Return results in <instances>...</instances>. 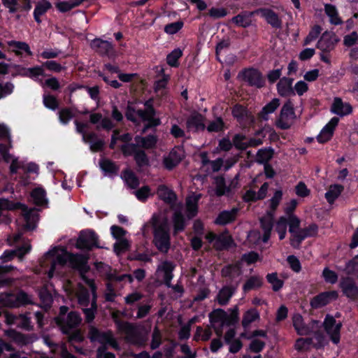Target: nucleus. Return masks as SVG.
<instances>
[{"label": "nucleus", "mask_w": 358, "mask_h": 358, "mask_svg": "<svg viewBox=\"0 0 358 358\" xmlns=\"http://www.w3.org/2000/svg\"><path fill=\"white\" fill-rule=\"evenodd\" d=\"M237 286H238V283H236L235 285H227L223 286L220 289V291L217 295V303L220 306L227 305L229 303L230 299L234 294V293L236 290Z\"/></svg>", "instance_id": "obj_24"}, {"label": "nucleus", "mask_w": 358, "mask_h": 358, "mask_svg": "<svg viewBox=\"0 0 358 358\" xmlns=\"http://www.w3.org/2000/svg\"><path fill=\"white\" fill-rule=\"evenodd\" d=\"M81 322L82 318L77 311H70L65 317L55 318V322L63 334H69L71 330L78 328Z\"/></svg>", "instance_id": "obj_3"}, {"label": "nucleus", "mask_w": 358, "mask_h": 358, "mask_svg": "<svg viewBox=\"0 0 358 358\" xmlns=\"http://www.w3.org/2000/svg\"><path fill=\"white\" fill-rule=\"evenodd\" d=\"M330 110L334 114L343 117L352 113V107L349 103L343 101L341 98L335 97Z\"/></svg>", "instance_id": "obj_18"}, {"label": "nucleus", "mask_w": 358, "mask_h": 358, "mask_svg": "<svg viewBox=\"0 0 358 358\" xmlns=\"http://www.w3.org/2000/svg\"><path fill=\"white\" fill-rule=\"evenodd\" d=\"M183 150L180 146L174 147L169 153L167 157L163 159V164L169 171L173 170L182 160Z\"/></svg>", "instance_id": "obj_13"}, {"label": "nucleus", "mask_w": 358, "mask_h": 358, "mask_svg": "<svg viewBox=\"0 0 358 358\" xmlns=\"http://www.w3.org/2000/svg\"><path fill=\"white\" fill-rule=\"evenodd\" d=\"M238 310L236 307L234 310H232L229 315L226 313L224 320V325L229 327L234 326L238 322Z\"/></svg>", "instance_id": "obj_57"}, {"label": "nucleus", "mask_w": 358, "mask_h": 358, "mask_svg": "<svg viewBox=\"0 0 358 358\" xmlns=\"http://www.w3.org/2000/svg\"><path fill=\"white\" fill-rule=\"evenodd\" d=\"M99 164L101 170L108 174L116 175L119 171V167L115 163L108 159H101Z\"/></svg>", "instance_id": "obj_38"}, {"label": "nucleus", "mask_w": 358, "mask_h": 358, "mask_svg": "<svg viewBox=\"0 0 358 358\" xmlns=\"http://www.w3.org/2000/svg\"><path fill=\"white\" fill-rule=\"evenodd\" d=\"M29 71V76L28 78L34 81H41V78L45 76V71L42 65L30 67Z\"/></svg>", "instance_id": "obj_53"}, {"label": "nucleus", "mask_w": 358, "mask_h": 358, "mask_svg": "<svg viewBox=\"0 0 358 358\" xmlns=\"http://www.w3.org/2000/svg\"><path fill=\"white\" fill-rule=\"evenodd\" d=\"M152 243L162 253L166 254L171 248L170 227L166 218L160 221L155 215L152 217Z\"/></svg>", "instance_id": "obj_1"}, {"label": "nucleus", "mask_w": 358, "mask_h": 358, "mask_svg": "<svg viewBox=\"0 0 358 358\" xmlns=\"http://www.w3.org/2000/svg\"><path fill=\"white\" fill-rule=\"evenodd\" d=\"M91 46L96 52L103 55H109L113 50V47L110 42L100 38L93 40Z\"/></svg>", "instance_id": "obj_29"}, {"label": "nucleus", "mask_w": 358, "mask_h": 358, "mask_svg": "<svg viewBox=\"0 0 358 358\" xmlns=\"http://www.w3.org/2000/svg\"><path fill=\"white\" fill-rule=\"evenodd\" d=\"M322 277L324 278L327 283L331 285L336 284L338 279V274L328 267H325L322 273Z\"/></svg>", "instance_id": "obj_52"}, {"label": "nucleus", "mask_w": 358, "mask_h": 358, "mask_svg": "<svg viewBox=\"0 0 358 358\" xmlns=\"http://www.w3.org/2000/svg\"><path fill=\"white\" fill-rule=\"evenodd\" d=\"M157 194L159 199L170 206L171 210L175 208L178 197L173 190L169 189L166 185H159L157 189Z\"/></svg>", "instance_id": "obj_15"}, {"label": "nucleus", "mask_w": 358, "mask_h": 358, "mask_svg": "<svg viewBox=\"0 0 358 358\" xmlns=\"http://www.w3.org/2000/svg\"><path fill=\"white\" fill-rule=\"evenodd\" d=\"M226 312L221 308L214 310L209 314V319L210 322H222L224 324V317Z\"/></svg>", "instance_id": "obj_58"}, {"label": "nucleus", "mask_w": 358, "mask_h": 358, "mask_svg": "<svg viewBox=\"0 0 358 358\" xmlns=\"http://www.w3.org/2000/svg\"><path fill=\"white\" fill-rule=\"evenodd\" d=\"M151 189L148 185H144L134 192L136 198L141 202L147 201L150 195Z\"/></svg>", "instance_id": "obj_60"}, {"label": "nucleus", "mask_w": 358, "mask_h": 358, "mask_svg": "<svg viewBox=\"0 0 358 358\" xmlns=\"http://www.w3.org/2000/svg\"><path fill=\"white\" fill-rule=\"evenodd\" d=\"M290 234L289 243L291 246L294 249H299L303 241L307 238V235H303L301 229Z\"/></svg>", "instance_id": "obj_44"}, {"label": "nucleus", "mask_w": 358, "mask_h": 358, "mask_svg": "<svg viewBox=\"0 0 358 358\" xmlns=\"http://www.w3.org/2000/svg\"><path fill=\"white\" fill-rule=\"evenodd\" d=\"M344 187L340 184L331 185L325 193V199L329 204H333L336 199L341 194Z\"/></svg>", "instance_id": "obj_34"}, {"label": "nucleus", "mask_w": 358, "mask_h": 358, "mask_svg": "<svg viewBox=\"0 0 358 358\" xmlns=\"http://www.w3.org/2000/svg\"><path fill=\"white\" fill-rule=\"evenodd\" d=\"M346 273L352 275L358 272V255L349 260L345 264Z\"/></svg>", "instance_id": "obj_59"}, {"label": "nucleus", "mask_w": 358, "mask_h": 358, "mask_svg": "<svg viewBox=\"0 0 358 358\" xmlns=\"http://www.w3.org/2000/svg\"><path fill=\"white\" fill-rule=\"evenodd\" d=\"M188 130L195 132L203 131L206 129L204 117L199 113L195 112L189 115L186 122Z\"/></svg>", "instance_id": "obj_22"}, {"label": "nucleus", "mask_w": 358, "mask_h": 358, "mask_svg": "<svg viewBox=\"0 0 358 358\" xmlns=\"http://www.w3.org/2000/svg\"><path fill=\"white\" fill-rule=\"evenodd\" d=\"M280 105L278 99H273L271 101L268 103L260 113V117L264 120L268 119V115L273 113Z\"/></svg>", "instance_id": "obj_42"}, {"label": "nucleus", "mask_w": 358, "mask_h": 358, "mask_svg": "<svg viewBox=\"0 0 358 358\" xmlns=\"http://www.w3.org/2000/svg\"><path fill=\"white\" fill-rule=\"evenodd\" d=\"M88 338L91 342H98L101 346L108 344L113 347L117 346L112 331H101L94 326H90L88 331Z\"/></svg>", "instance_id": "obj_5"}, {"label": "nucleus", "mask_w": 358, "mask_h": 358, "mask_svg": "<svg viewBox=\"0 0 358 358\" xmlns=\"http://www.w3.org/2000/svg\"><path fill=\"white\" fill-rule=\"evenodd\" d=\"M292 324L298 335L306 336L311 333V330L304 322L300 313H295L292 317Z\"/></svg>", "instance_id": "obj_28"}, {"label": "nucleus", "mask_w": 358, "mask_h": 358, "mask_svg": "<svg viewBox=\"0 0 358 358\" xmlns=\"http://www.w3.org/2000/svg\"><path fill=\"white\" fill-rule=\"evenodd\" d=\"M241 274V264L240 262L227 264L221 269V275L222 278L228 279L227 283L229 280L231 282L236 277H238Z\"/></svg>", "instance_id": "obj_25"}, {"label": "nucleus", "mask_w": 358, "mask_h": 358, "mask_svg": "<svg viewBox=\"0 0 358 358\" xmlns=\"http://www.w3.org/2000/svg\"><path fill=\"white\" fill-rule=\"evenodd\" d=\"M255 14H257L256 10L252 12L243 11L237 15L233 17L230 20V22L238 27L246 28L252 25V17Z\"/></svg>", "instance_id": "obj_23"}, {"label": "nucleus", "mask_w": 358, "mask_h": 358, "mask_svg": "<svg viewBox=\"0 0 358 358\" xmlns=\"http://www.w3.org/2000/svg\"><path fill=\"white\" fill-rule=\"evenodd\" d=\"M182 52L180 49H174L166 57L167 64L172 67L178 66V59L182 57Z\"/></svg>", "instance_id": "obj_49"}, {"label": "nucleus", "mask_w": 358, "mask_h": 358, "mask_svg": "<svg viewBox=\"0 0 358 358\" xmlns=\"http://www.w3.org/2000/svg\"><path fill=\"white\" fill-rule=\"evenodd\" d=\"M275 155V150L272 147L259 149L256 155V162L259 164H269Z\"/></svg>", "instance_id": "obj_31"}, {"label": "nucleus", "mask_w": 358, "mask_h": 358, "mask_svg": "<svg viewBox=\"0 0 358 358\" xmlns=\"http://www.w3.org/2000/svg\"><path fill=\"white\" fill-rule=\"evenodd\" d=\"M266 278L268 282L272 285V289L274 292H278L283 287L284 281L278 278L276 272L268 273Z\"/></svg>", "instance_id": "obj_46"}, {"label": "nucleus", "mask_w": 358, "mask_h": 358, "mask_svg": "<svg viewBox=\"0 0 358 358\" xmlns=\"http://www.w3.org/2000/svg\"><path fill=\"white\" fill-rule=\"evenodd\" d=\"M134 158L136 165L140 168L150 164L149 158L145 152L143 150L138 149L134 155Z\"/></svg>", "instance_id": "obj_48"}, {"label": "nucleus", "mask_w": 358, "mask_h": 358, "mask_svg": "<svg viewBox=\"0 0 358 358\" xmlns=\"http://www.w3.org/2000/svg\"><path fill=\"white\" fill-rule=\"evenodd\" d=\"M233 243V239L230 236H219L216 237L214 247L217 250L221 251L228 249L231 247Z\"/></svg>", "instance_id": "obj_39"}, {"label": "nucleus", "mask_w": 358, "mask_h": 358, "mask_svg": "<svg viewBox=\"0 0 358 358\" xmlns=\"http://www.w3.org/2000/svg\"><path fill=\"white\" fill-rule=\"evenodd\" d=\"M73 117L74 114L69 108H64L59 111V121L64 124H68Z\"/></svg>", "instance_id": "obj_62"}, {"label": "nucleus", "mask_w": 358, "mask_h": 358, "mask_svg": "<svg viewBox=\"0 0 358 358\" xmlns=\"http://www.w3.org/2000/svg\"><path fill=\"white\" fill-rule=\"evenodd\" d=\"M260 226L263 231L262 241L267 243L271 238V231L273 227V220L272 217H262L259 220Z\"/></svg>", "instance_id": "obj_33"}, {"label": "nucleus", "mask_w": 358, "mask_h": 358, "mask_svg": "<svg viewBox=\"0 0 358 358\" xmlns=\"http://www.w3.org/2000/svg\"><path fill=\"white\" fill-rule=\"evenodd\" d=\"M66 260L70 266L79 272L81 277L89 272L90 267L88 265L89 256L80 253H72L65 250Z\"/></svg>", "instance_id": "obj_4"}, {"label": "nucleus", "mask_w": 358, "mask_h": 358, "mask_svg": "<svg viewBox=\"0 0 358 358\" xmlns=\"http://www.w3.org/2000/svg\"><path fill=\"white\" fill-rule=\"evenodd\" d=\"M118 331L124 333L129 341H134L138 337V332L136 327L127 321L117 320L115 322Z\"/></svg>", "instance_id": "obj_21"}, {"label": "nucleus", "mask_w": 358, "mask_h": 358, "mask_svg": "<svg viewBox=\"0 0 358 358\" xmlns=\"http://www.w3.org/2000/svg\"><path fill=\"white\" fill-rule=\"evenodd\" d=\"M76 247L80 250L91 251L93 248H101L99 236L92 229L82 230L76 241Z\"/></svg>", "instance_id": "obj_2"}, {"label": "nucleus", "mask_w": 358, "mask_h": 358, "mask_svg": "<svg viewBox=\"0 0 358 358\" xmlns=\"http://www.w3.org/2000/svg\"><path fill=\"white\" fill-rule=\"evenodd\" d=\"M215 195L217 196H222L226 193L230 192V187L226 185L225 178L222 176H217L215 178Z\"/></svg>", "instance_id": "obj_37"}, {"label": "nucleus", "mask_w": 358, "mask_h": 358, "mask_svg": "<svg viewBox=\"0 0 358 358\" xmlns=\"http://www.w3.org/2000/svg\"><path fill=\"white\" fill-rule=\"evenodd\" d=\"M31 198L33 203L39 207L46 206L48 203V200L46 197V191L42 187L34 188L30 193Z\"/></svg>", "instance_id": "obj_27"}, {"label": "nucleus", "mask_w": 358, "mask_h": 358, "mask_svg": "<svg viewBox=\"0 0 358 358\" xmlns=\"http://www.w3.org/2000/svg\"><path fill=\"white\" fill-rule=\"evenodd\" d=\"M338 287L343 296L351 301L358 300V286L352 277H341L338 283Z\"/></svg>", "instance_id": "obj_9"}, {"label": "nucleus", "mask_w": 358, "mask_h": 358, "mask_svg": "<svg viewBox=\"0 0 358 358\" xmlns=\"http://www.w3.org/2000/svg\"><path fill=\"white\" fill-rule=\"evenodd\" d=\"M338 298V293L336 290L322 292L311 299L310 305L313 309H318Z\"/></svg>", "instance_id": "obj_11"}, {"label": "nucleus", "mask_w": 358, "mask_h": 358, "mask_svg": "<svg viewBox=\"0 0 358 358\" xmlns=\"http://www.w3.org/2000/svg\"><path fill=\"white\" fill-rule=\"evenodd\" d=\"M84 0H73L71 1H62L57 4V9L62 13L67 12L78 6Z\"/></svg>", "instance_id": "obj_50"}, {"label": "nucleus", "mask_w": 358, "mask_h": 358, "mask_svg": "<svg viewBox=\"0 0 358 358\" xmlns=\"http://www.w3.org/2000/svg\"><path fill=\"white\" fill-rule=\"evenodd\" d=\"M338 40L336 36L330 32H324L317 43V47L322 52H330L334 47Z\"/></svg>", "instance_id": "obj_19"}, {"label": "nucleus", "mask_w": 358, "mask_h": 358, "mask_svg": "<svg viewBox=\"0 0 358 358\" xmlns=\"http://www.w3.org/2000/svg\"><path fill=\"white\" fill-rule=\"evenodd\" d=\"M323 327L327 334L330 336L331 341L334 344H338L340 342V332L342 328V323H336L335 317L327 314L325 316Z\"/></svg>", "instance_id": "obj_10"}, {"label": "nucleus", "mask_w": 358, "mask_h": 358, "mask_svg": "<svg viewBox=\"0 0 358 358\" xmlns=\"http://www.w3.org/2000/svg\"><path fill=\"white\" fill-rule=\"evenodd\" d=\"M282 191L281 189L276 190L274 192L273 196L269 200L270 208L273 212H275L277 210V208L282 200Z\"/></svg>", "instance_id": "obj_64"}, {"label": "nucleus", "mask_w": 358, "mask_h": 358, "mask_svg": "<svg viewBox=\"0 0 358 358\" xmlns=\"http://www.w3.org/2000/svg\"><path fill=\"white\" fill-rule=\"evenodd\" d=\"M324 11L329 17L331 24L334 25L341 24L343 21L338 15L337 8L335 6L329 3L324 5Z\"/></svg>", "instance_id": "obj_36"}, {"label": "nucleus", "mask_w": 358, "mask_h": 358, "mask_svg": "<svg viewBox=\"0 0 358 358\" xmlns=\"http://www.w3.org/2000/svg\"><path fill=\"white\" fill-rule=\"evenodd\" d=\"M200 199L201 194L187 197L186 210L188 220H191L197 215L199 210L198 203Z\"/></svg>", "instance_id": "obj_26"}, {"label": "nucleus", "mask_w": 358, "mask_h": 358, "mask_svg": "<svg viewBox=\"0 0 358 358\" xmlns=\"http://www.w3.org/2000/svg\"><path fill=\"white\" fill-rule=\"evenodd\" d=\"M182 204L179 203L175 206L173 210V213L171 216V221L173 223V235H177L182 232L187 226L186 218L182 211Z\"/></svg>", "instance_id": "obj_12"}, {"label": "nucleus", "mask_w": 358, "mask_h": 358, "mask_svg": "<svg viewBox=\"0 0 358 358\" xmlns=\"http://www.w3.org/2000/svg\"><path fill=\"white\" fill-rule=\"evenodd\" d=\"M52 8V4L48 0L38 1L34 10V17L38 24L41 22V17Z\"/></svg>", "instance_id": "obj_32"}, {"label": "nucleus", "mask_w": 358, "mask_h": 358, "mask_svg": "<svg viewBox=\"0 0 358 358\" xmlns=\"http://www.w3.org/2000/svg\"><path fill=\"white\" fill-rule=\"evenodd\" d=\"M232 115L238 122H242L248 117V110L245 107L236 104L232 109Z\"/></svg>", "instance_id": "obj_51"}, {"label": "nucleus", "mask_w": 358, "mask_h": 358, "mask_svg": "<svg viewBox=\"0 0 358 358\" xmlns=\"http://www.w3.org/2000/svg\"><path fill=\"white\" fill-rule=\"evenodd\" d=\"M43 104L44 106L52 110H56L59 107V101L57 99L50 94H43Z\"/></svg>", "instance_id": "obj_55"}, {"label": "nucleus", "mask_w": 358, "mask_h": 358, "mask_svg": "<svg viewBox=\"0 0 358 358\" xmlns=\"http://www.w3.org/2000/svg\"><path fill=\"white\" fill-rule=\"evenodd\" d=\"M117 241L113 245V250L117 255H120L130 249V243L127 239L124 238Z\"/></svg>", "instance_id": "obj_54"}, {"label": "nucleus", "mask_w": 358, "mask_h": 358, "mask_svg": "<svg viewBox=\"0 0 358 358\" xmlns=\"http://www.w3.org/2000/svg\"><path fill=\"white\" fill-rule=\"evenodd\" d=\"M259 318V314L255 309L247 310L242 319V326L247 328L252 322Z\"/></svg>", "instance_id": "obj_43"}, {"label": "nucleus", "mask_w": 358, "mask_h": 358, "mask_svg": "<svg viewBox=\"0 0 358 358\" xmlns=\"http://www.w3.org/2000/svg\"><path fill=\"white\" fill-rule=\"evenodd\" d=\"M162 344V334L157 327H155L152 334V340L150 343V348L152 350L157 349Z\"/></svg>", "instance_id": "obj_63"}, {"label": "nucleus", "mask_w": 358, "mask_h": 358, "mask_svg": "<svg viewBox=\"0 0 358 358\" xmlns=\"http://www.w3.org/2000/svg\"><path fill=\"white\" fill-rule=\"evenodd\" d=\"M151 115L145 109H136L134 106L129 104L127 106L125 116L127 119L134 124H138V119H140L143 122H145L148 119L149 116Z\"/></svg>", "instance_id": "obj_17"}, {"label": "nucleus", "mask_w": 358, "mask_h": 358, "mask_svg": "<svg viewBox=\"0 0 358 358\" xmlns=\"http://www.w3.org/2000/svg\"><path fill=\"white\" fill-rule=\"evenodd\" d=\"M239 208H232L230 210H224L219 213L214 220V224L218 226H226L234 222L238 217Z\"/></svg>", "instance_id": "obj_14"}, {"label": "nucleus", "mask_w": 358, "mask_h": 358, "mask_svg": "<svg viewBox=\"0 0 358 358\" xmlns=\"http://www.w3.org/2000/svg\"><path fill=\"white\" fill-rule=\"evenodd\" d=\"M262 285V279L259 276L252 275L244 283L243 289L245 292H247L252 289L259 288Z\"/></svg>", "instance_id": "obj_41"}, {"label": "nucleus", "mask_w": 358, "mask_h": 358, "mask_svg": "<svg viewBox=\"0 0 358 358\" xmlns=\"http://www.w3.org/2000/svg\"><path fill=\"white\" fill-rule=\"evenodd\" d=\"M238 78L248 83L250 86L257 88L263 87L265 81L262 73L254 68L242 70L238 73Z\"/></svg>", "instance_id": "obj_6"}, {"label": "nucleus", "mask_w": 358, "mask_h": 358, "mask_svg": "<svg viewBox=\"0 0 358 358\" xmlns=\"http://www.w3.org/2000/svg\"><path fill=\"white\" fill-rule=\"evenodd\" d=\"M287 217L281 216L276 222L275 231L279 235V239L283 240L287 234Z\"/></svg>", "instance_id": "obj_47"}, {"label": "nucleus", "mask_w": 358, "mask_h": 358, "mask_svg": "<svg viewBox=\"0 0 358 358\" xmlns=\"http://www.w3.org/2000/svg\"><path fill=\"white\" fill-rule=\"evenodd\" d=\"M11 205L13 206L15 210H21L22 215L25 220L24 228L28 231H32L36 227V220L38 214L35 208H29L27 206L21 202H13L11 201Z\"/></svg>", "instance_id": "obj_7"}, {"label": "nucleus", "mask_w": 358, "mask_h": 358, "mask_svg": "<svg viewBox=\"0 0 358 358\" xmlns=\"http://www.w3.org/2000/svg\"><path fill=\"white\" fill-rule=\"evenodd\" d=\"M338 122L339 118L338 117H333L317 136V141L320 143H325L330 141L334 136V130Z\"/></svg>", "instance_id": "obj_16"}, {"label": "nucleus", "mask_w": 358, "mask_h": 358, "mask_svg": "<svg viewBox=\"0 0 358 358\" xmlns=\"http://www.w3.org/2000/svg\"><path fill=\"white\" fill-rule=\"evenodd\" d=\"M134 140L138 147H141L144 149H152L155 148L157 143V137L154 134H149L145 137L137 135L135 136Z\"/></svg>", "instance_id": "obj_30"}, {"label": "nucleus", "mask_w": 358, "mask_h": 358, "mask_svg": "<svg viewBox=\"0 0 358 358\" xmlns=\"http://www.w3.org/2000/svg\"><path fill=\"white\" fill-rule=\"evenodd\" d=\"M43 68H45L48 70L55 72V73H59L62 70L65 69V67L62 66L59 63L55 60H48L42 64Z\"/></svg>", "instance_id": "obj_61"}, {"label": "nucleus", "mask_w": 358, "mask_h": 358, "mask_svg": "<svg viewBox=\"0 0 358 358\" xmlns=\"http://www.w3.org/2000/svg\"><path fill=\"white\" fill-rule=\"evenodd\" d=\"M3 305L10 308H17L32 304L29 295L23 290L19 291L16 294H9L4 298L0 299Z\"/></svg>", "instance_id": "obj_8"}, {"label": "nucleus", "mask_w": 358, "mask_h": 358, "mask_svg": "<svg viewBox=\"0 0 358 358\" xmlns=\"http://www.w3.org/2000/svg\"><path fill=\"white\" fill-rule=\"evenodd\" d=\"M8 45L13 48V51L16 55H21L22 52H26L29 56L33 55L29 45L25 42L10 41L8 42Z\"/></svg>", "instance_id": "obj_35"}, {"label": "nucleus", "mask_w": 358, "mask_h": 358, "mask_svg": "<svg viewBox=\"0 0 358 358\" xmlns=\"http://www.w3.org/2000/svg\"><path fill=\"white\" fill-rule=\"evenodd\" d=\"M124 179L127 185L133 189H135L139 185V180L135 173L129 170L126 169L123 171Z\"/></svg>", "instance_id": "obj_40"}, {"label": "nucleus", "mask_w": 358, "mask_h": 358, "mask_svg": "<svg viewBox=\"0 0 358 358\" xmlns=\"http://www.w3.org/2000/svg\"><path fill=\"white\" fill-rule=\"evenodd\" d=\"M6 335L13 339L15 342L21 345H27L29 343L27 336L15 330L9 329L6 331Z\"/></svg>", "instance_id": "obj_45"}, {"label": "nucleus", "mask_w": 358, "mask_h": 358, "mask_svg": "<svg viewBox=\"0 0 358 358\" xmlns=\"http://www.w3.org/2000/svg\"><path fill=\"white\" fill-rule=\"evenodd\" d=\"M256 13L260 14L272 27L275 29L281 28L282 20L273 10L269 8H259L256 10Z\"/></svg>", "instance_id": "obj_20"}, {"label": "nucleus", "mask_w": 358, "mask_h": 358, "mask_svg": "<svg viewBox=\"0 0 358 358\" xmlns=\"http://www.w3.org/2000/svg\"><path fill=\"white\" fill-rule=\"evenodd\" d=\"M224 122L221 117H217L215 120L210 122L207 127L209 132H219L224 129Z\"/></svg>", "instance_id": "obj_56"}]
</instances>
